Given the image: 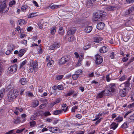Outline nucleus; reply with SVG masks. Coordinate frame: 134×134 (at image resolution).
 <instances>
[{
	"label": "nucleus",
	"instance_id": "nucleus-5",
	"mask_svg": "<svg viewBox=\"0 0 134 134\" xmlns=\"http://www.w3.org/2000/svg\"><path fill=\"white\" fill-rule=\"evenodd\" d=\"M70 57L68 56H65L63 57L60 59L59 61V63L61 64H65L68 62L70 59Z\"/></svg>",
	"mask_w": 134,
	"mask_h": 134
},
{
	"label": "nucleus",
	"instance_id": "nucleus-59",
	"mask_svg": "<svg viewBox=\"0 0 134 134\" xmlns=\"http://www.w3.org/2000/svg\"><path fill=\"white\" fill-rule=\"evenodd\" d=\"M33 27L31 26H29L27 28V31L30 32L33 29Z\"/></svg>",
	"mask_w": 134,
	"mask_h": 134
},
{
	"label": "nucleus",
	"instance_id": "nucleus-61",
	"mask_svg": "<svg viewBox=\"0 0 134 134\" xmlns=\"http://www.w3.org/2000/svg\"><path fill=\"white\" fill-rule=\"evenodd\" d=\"M134 0H126V2L128 3H133Z\"/></svg>",
	"mask_w": 134,
	"mask_h": 134
},
{
	"label": "nucleus",
	"instance_id": "nucleus-34",
	"mask_svg": "<svg viewBox=\"0 0 134 134\" xmlns=\"http://www.w3.org/2000/svg\"><path fill=\"white\" fill-rule=\"evenodd\" d=\"M128 123L127 122H125L121 126V127L123 129H125L128 127Z\"/></svg>",
	"mask_w": 134,
	"mask_h": 134
},
{
	"label": "nucleus",
	"instance_id": "nucleus-17",
	"mask_svg": "<svg viewBox=\"0 0 134 134\" xmlns=\"http://www.w3.org/2000/svg\"><path fill=\"white\" fill-rule=\"evenodd\" d=\"M104 91H101L99 93L96 97L97 98H102L104 95Z\"/></svg>",
	"mask_w": 134,
	"mask_h": 134
},
{
	"label": "nucleus",
	"instance_id": "nucleus-25",
	"mask_svg": "<svg viewBox=\"0 0 134 134\" xmlns=\"http://www.w3.org/2000/svg\"><path fill=\"white\" fill-rule=\"evenodd\" d=\"M75 32V29H71L69 30L67 33L68 35H70L74 34Z\"/></svg>",
	"mask_w": 134,
	"mask_h": 134
},
{
	"label": "nucleus",
	"instance_id": "nucleus-27",
	"mask_svg": "<svg viewBox=\"0 0 134 134\" xmlns=\"http://www.w3.org/2000/svg\"><path fill=\"white\" fill-rule=\"evenodd\" d=\"M21 84L23 85H25L27 82L26 79L24 78H22L20 80Z\"/></svg>",
	"mask_w": 134,
	"mask_h": 134
},
{
	"label": "nucleus",
	"instance_id": "nucleus-11",
	"mask_svg": "<svg viewBox=\"0 0 134 134\" xmlns=\"http://www.w3.org/2000/svg\"><path fill=\"white\" fill-rule=\"evenodd\" d=\"M13 81H8L6 86V88L7 89H10L13 86Z\"/></svg>",
	"mask_w": 134,
	"mask_h": 134
},
{
	"label": "nucleus",
	"instance_id": "nucleus-38",
	"mask_svg": "<svg viewBox=\"0 0 134 134\" xmlns=\"http://www.w3.org/2000/svg\"><path fill=\"white\" fill-rule=\"evenodd\" d=\"M39 104V102L37 100H36L33 103V106L34 107H35L38 106Z\"/></svg>",
	"mask_w": 134,
	"mask_h": 134
},
{
	"label": "nucleus",
	"instance_id": "nucleus-3",
	"mask_svg": "<svg viewBox=\"0 0 134 134\" xmlns=\"http://www.w3.org/2000/svg\"><path fill=\"white\" fill-rule=\"evenodd\" d=\"M38 63L37 61H35L32 62L29 65L31 66L32 68L34 70V72H36L38 69Z\"/></svg>",
	"mask_w": 134,
	"mask_h": 134
},
{
	"label": "nucleus",
	"instance_id": "nucleus-43",
	"mask_svg": "<svg viewBox=\"0 0 134 134\" xmlns=\"http://www.w3.org/2000/svg\"><path fill=\"white\" fill-rule=\"evenodd\" d=\"M13 122L15 124H18L20 122V119L19 118H17L16 119H14Z\"/></svg>",
	"mask_w": 134,
	"mask_h": 134
},
{
	"label": "nucleus",
	"instance_id": "nucleus-28",
	"mask_svg": "<svg viewBox=\"0 0 134 134\" xmlns=\"http://www.w3.org/2000/svg\"><path fill=\"white\" fill-rule=\"evenodd\" d=\"M56 27L54 26L52 27L51 29V33L52 35H54L56 31Z\"/></svg>",
	"mask_w": 134,
	"mask_h": 134
},
{
	"label": "nucleus",
	"instance_id": "nucleus-24",
	"mask_svg": "<svg viewBox=\"0 0 134 134\" xmlns=\"http://www.w3.org/2000/svg\"><path fill=\"white\" fill-rule=\"evenodd\" d=\"M18 22L19 24V25H21L24 24H25L26 23L24 20L23 19H19L18 20Z\"/></svg>",
	"mask_w": 134,
	"mask_h": 134
},
{
	"label": "nucleus",
	"instance_id": "nucleus-21",
	"mask_svg": "<svg viewBox=\"0 0 134 134\" xmlns=\"http://www.w3.org/2000/svg\"><path fill=\"white\" fill-rule=\"evenodd\" d=\"M25 50L24 49H21L19 52V56L20 57H22L25 53Z\"/></svg>",
	"mask_w": 134,
	"mask_h": 134
},
{
	"label": "nucleus",
	"instance_id": "nucleus-48",
	"mask_svg": "<svg viewBox=\"0 0 134 134\" xmlns=\"http://www.w3.org/2000/svg\"><path fill=\"white\" fill-rule=\"evenodd\" d=\"M82 72V70H79L75 72V74H77V75L79 76V75L81 74Z\"/></svg>",
	"mask_w": 134,
	"mask_h": 134
},
{
	"label": "nucleus",
	"instance_id": "nucleus-1",
	"mask_svg": "<svg viewBox=\"0 0 134 134\" xmlns=\"http://www.w3.org/2000/svg\"><path fill=\"white\" fill-rule=\"evenodd\" d=\"M18 94V91L16 89H12L8 92V98L6 100H7L9 102H12L16 99Z\"/></svg>",
	"mask_w": 134,
	"mask_h": 134
},
{
	"label": "nucleus",
	"instance_id": "nucleus-23",
	"mask_svg": "<svg viewBox=\"0 0 134 134\" xmlns=\"http://www.w3.org/2000/svg\"><path fill=\"white\" fill-rule=\"evenodd\" d=\"M134 10V7H131L129 8V9L126 11V14L128 15L130 14Z\"/></svg>",
	"mask_w": 134,
	"mask_h": 134
},
{
	"label": "nucleus",
	"instance_id": "nucleus-57",
	"mask_svg": "<svg viewBox=\"0 0 134 134\" xmlns=\"http://www.w3.org/2000/svg\"><path fill=\"white\" fill-rule=\"evenodd\" d=\"M25 91V89L23 88H21L20 89V92L21 95H22L23 94V92Z\"/></svg>",
	"mask_w": 134,
	"mask_h": 134
},
{
	"label": "nucleus",
	"instance_id": "nucleus-64",
	"mask_svg": "<svg viewBox=\"0 0 134 134\" xmlns=\"http://www.w3.org/2000/svg\"><path fill=\"white\" fill-rule=\"evenodd\" d=\"M134 107V103H132V104H130V105H129L128 106V107L129 108H132Z\"/></svg>",
	"mask_w": 134,
	"mask_h": 134
},
{
	"label": "nucleus",
	"instance_id": "nucleus-32",
	"mask_svg": "<svg viewBox=\"0 0 134 134\" xmlns=\"http://www.w3.org/2000/svg\"><path fill=\"white\" fill-rule=\"evenodd\" d=\"M58 32L59 34L61 35L64 34V31L63 30V28L62 27H60L59 29Z\"/></svg>",
	"mask_w": 134,
	"mask_h": 134
},
{
	"label": "nucleus",
	"instance_id": "nucleus-18",
	"mask_svg": "<svg viewBox=\"0 0 134 134\" xmlns=\"http://www.w3.org/2000/svg\"><path fill=\"white\" fill-rule=\"evenodd\" d=\"M5 0H0V2H3V5L1 7V8L2 7V8H1V9L0 10V12H3L4 10L5 9L6 5V4L4 2Z\"/></svg>",
	"mask_w": 134,
	"mask_h": 134
},
{
	"label": "nucleus",
	"instance_id": "nucleus-6",
	"mask_svg": "<svg viewBox=\"0 0 134 134\" xmlns=\"http://www.w3.org/2000/svg\"><path fill=\"white\" fill-rule=\"evenodd\" d=\"M115 84L113 83L109 84V95H112L114 93L115 91Z\"/></svg>",
	"mask_w": 134,
	"mask_h": 134
},
{
	"label": "nucleus",
	"instance_id": "nucleus-56",
	"mask_svg": "<svg viewBox=\"0 0 134 134\" xmlns=\"http://www.w3.org/2000/svg\"><path fill=\"white\" fill-rule=\"evenodd\" d=\"M26 7L25 6H23L22 7L21 9L22 11L25 12L26 11Z\"/></svg>",
	"mask_w": 134,
	"mask_h": 134
},
{
	"label": "nucleus",
	"instance_id": "nucleus-31",
	"mask_svg": "<svg viewBox=\"0 0 134 134\" xmlns=\"http://www.w3.org/2000/svg\"><path fill=\"white\" fill-rule=\"evenodd\" d=\"M54 64L53 60L51 59L47 63V66L48 67H51Z\"/></svg>",
	"mask_w": 134,
	"mask_h": 134
},
{
	"label": "nucleus",
	"instance_id": "nucleus-55",
	"mask_svg": "<svg viewBox=\"0 0 134 134\" xmlns=\"http://www.w3.org/2000/svg\"><path fill=\"white\" fill-rule=\"evenodd\" d=\"M129 119L131 120H134V113L130 116Z\"/></svg>",
	"mask_w": 134,
	"mask_h": 134
},
{
	"label": "nucleus",
	"instance_id": "nucleus-45",
	"mask_svg": "<svg viewBox=\"0 0 134 134\" xmlns=\"http://www.w3.org/2000/svg\"><path fill=\"white\" fill-rule=\"evenodd\" d=\"M74 93V91L71 90L69 91L66 94V96H70L72 94Z\"/></svg>",
	"mask_w": 134,
	"mask_h": 134
},
{
	"label": "nucleus",
	"instance_id": "nucleus-44",
	"mask_svg": "<svg viewBox=\"0 0 134 134\" xmlns=\"http://www.w3.org/2000/svg\"><path fill=\"white\" fill-rule=\"evenodd\" d=\"M15 4V0H13L10 1L9 3V5L10 7H12L13 5Z\"/></svg>",
	"mask_w": 134,
	"mask_h": 134
},
{
	"label": "nucleus",
	"instance_id": "nucleus-42",
	"mask_svg": "<svg viewBox=\"0 0 134 134\" xmlns=\"http://www.w3.org/2000/svg\"><path fill=\"white\" fill-rule=\"evenodd\" d=\"M79 76L77 74H75L72 75V77L74 80H76L78 78Z\"/></svg>",
	"mask_w": 134,
	"mask_h": 134
},
{
	"label": "nucleus",
	"instance_id": "nucleus-63",
	"mask_svg": "<svg viewBox=\"0 0 134 134\" xmlns=\"http://www.w3.org/2000/svg\"><path fill=\"white\" fill-rule=\"evenodd\" d=\"M13 131L14 130H10L9 131L6 132L5 134H11L13 133Z\"/></svg>",
	"mask_w": 134,
	"mask_h": 134
},
{
	"label": "nucleus",
	"instance_id": "nucleus-58",
	"mask_svg": "<svg viewBox=\"0 0 134 134\" xmlns=\"http://www.w3.org/2000/svg\"><path fill=\"white\" fill-rule=\"evenodd\" d=\"M81 65V61H78V62L77 63V64H76L75 65V66L76 67H77L80 66Z\"/></svg>",
	"mask_w": 134,
	"mask_h": 134
},
{
	"label": "nucleus",
	"instance_id": "nucleus-2",
	"mask_svg": "<svg viewBox=\"0 0 134 134\" xmlns=\"http://www.w3.org/2000/svg\"><path fill=\"white\" fill-rule=\"evenodd\" d=\"M103 14L102 15L101 13L99 15H95L94 16L93 18V20L94 22L96 23L102 20L103 18L106 15V13L104 12H103Z\"/></svg>",
	"mask_w": 134,
	"mask_h": 134
},
{
	"label": "nucleus",
	"instance_id": "nucleus-36",
	"mask_svg": "<svg viewBox=\"0 0 134 134\" xmlns=\"http://www.w3.org/2000/svg\"><path fill=\"white\" fill-rule=\"evenodd\" d=\"M27 71L29 73H32L33 71H34V70H33V69L32 68L31 66H30V65L29 67L28 68Z\"/></svg>",
	"mask_w": 134,
	"mask_h": 134
},
{
	"label": "nucleus",
	"instance_id": "nucleus-30",
	"mask_svg": "<svg viewBox=\"0 0 134 134\" xmlns=\"http://www.w3.org/2000/svg\"><path fill=\"white\" fill-rule=\"evenodd\" d=\"M44 101L45 102V103L44 104H42L40 105L39 107L40 109H42L44 108L47 105L48 103L47 100L46 99L44 100Z\"/></svg>",
	"mask_w": 134,
	"mask_h": 134
},
{
	"label": "nucleus",
	"instance_id": "nucleus-9",
	"mask_svg": "<svg viewBox=\"0 0 134 134\" xmlns=\"http://www.w3.org/2000/svg\"><path fill=\"white\" fill-rule=\"evenodd\" d=\"M117 127L116 124L115 122H113L110 126V129L111 130L109 131V134H112L113 131L112 130H114Z\"/></svg>",
	"mask_w": 134,
	"mask_h": 134
},
{
	"label": "nucleus",
	"instance_id": "nucleus-49",
	"mask_svg": "<svg viewBox=\"0 0 134 134\" xmlns=\"http://www.w3.org/2000/svg\"><path fill=\"white\" fill-rule=\"evenodd\" d=\"M91 47L90 44H88L87 45L83 47V49L84 50H86L90 48Z\"/></svg>",
	"mask_w": 134,
	"mask_h": 134
},
{
	"label": "nucleus",
	"instance_id": "nucleus-33",
	"mask_svg": "<svg viewBox=\"0 0 134 134\" xmlns=\"http://www.w3.org/2000/svg\"><path fill=\"white\" fill-rule=\"evenodd\" d=\"M62 112V111L60 110H55L53 113V114L55 115H57L61 113Z\"/></svg>",
	"mask_w": 134,
	"mask_h": 134
},
{
	"label": "nucleus",
	"instance_id": "nucleus-39",
	"mask_svg": "<svg viewBox=\"0 0 134 134\" xmlns=\"http://www.w3.org/2000/svg\"><path fill=\"white\" fill-rule=\"evenodd\" d=\"M62 100V99L60 98H58L56 99L55 101L53 103V105L59 103Z\"/></svg>",
	"mask_w": 134,
	"mask_h": 134
},
{
	"label": "nucleus",
	"instance_id": "nucleus-12",
	"mask_svg": "<svg viewBox=\"0 0 134 134\" xmlns=\"http://www.w3.org/2000/svg\"><path fill=\"white\" fill-rule=\"evenodd\" d=\"M104 24L103 23L100 22L97 24V29L99 30L102 29L104 27Z\"/></svg>",
	"mask_w": 134,
	"mask_h": 134
},
{
	"label": "nucleus",
	"instance_id": "nucleus-51",
	"mask_svg": "<svg viewBox=\"0 0 134 134\" xmlns=\"http://www.w3.org/2000/svg\"><path fill=\"white\" fill-rule=\"evenodd\" d=\"M36 116L37 115L36 114L32 115L31 117V120H35L36 119Z\"/></svg>",
	"mask_w": 134,
	"mask_h": 134
},
{
	"label": "nucleus",
	"instance_id": "nucleus-29",
	"mask_svg": "<svg viewBox=\"0 0 134 134\" xmlns=\"http://www.w3.org/2000/svg\"><path fill=\"white\" fill-rule=\"evenodd\" d=\"M60 5H53L51 6L50 8L52 9H55L61 7Z\"/></svg>",
	"mask_w": 134,
	"mask_h": 134
},
{
	"label": "nucleus",
	"instance_id": "nucleus-13",
	"mask_svg": "<svg viewBox=\"0 0 134 134\" xmlns=\"http://www.w3.org/2000/svg\"><path fill=\"white\" fill-rule=\"evenodd\" d=\"M120 91V96L122 97H124L126 95V90L124 88H123V89H121V88Z\"/></svg>",
	"mask_w": 134,
	"mask_h": 134
},
{
	"label": "nucleus",
	"instance_id": "nucleus-7",
	"mask_svg": "<svg viewBox=\"0 0 134 134\" xmlns=\"http://www.w3.org/2000/svg\"><path fill=\"white\" fill-rule=\"evenodd\" d=\"M95 59H96L95 62L97 64H100L103 61V59L102 57L98 54L95 56Z\"/></svg>",
	"mask_w": 134,
	"mask_h": 134
},
{
	"label": "nucleus",
	"instance_id": "nucleus-52",
	"mask_svg": "<svg viewBox=\"0 0 134 134\" xmlns=\"http://www.w3.org/2000/svg\"><path fill=\"white\" fill-rule=\"evenodd\" d=\"M8 48L12 52L13 50L15 49V47L14 46L12 45L9 47Z\"/></svg>",
	"mask_w": 134,
	"mask_h": 134
},
{
	"label": "nucleus",
	"instance_id": "nucleus-40",
	"mask_svg": "<svg viewBox=\"0 0 134 134\" xmlns=\"http://www.w3.org/2000/svg\"><path fill=\"white\" fill-rule=\"evenodd\" d=\"M36 124V122L34 121H32L30 122V126L31 127H33L35 126Z\"/></svg>",
	"mask_w": 134,
	"mask_h": 134
},
{
	"label": "nucleus",
	"instance_id": "nucleus-26",
	"mask_svg": "<svg viewBox=\"0 0 134 134\" xmlns=\"http://www.w3.org/2000/svg\"><path fill=\"white\" fill-rule=\"evenodd\" d=\"M43 51V49L42 46L41 44H40L38 46V52L39 54H42Z\"/></svg>",
	"mask_w": 134,
	"mask_h": 134
},
{
	"label": "nucleus",
	"instance_id": "nucleus-37",
	"mask_svg": "<svg viewBox=\"0 0 134 134\" xmlns=\"http://www.w3.org/2000/svg\"><path fill=\"white\" fill-rule=\"evenodd\" d=\"M27 61L26 60H25L23 61L20 64V68H23L24 66V65H25Z\"/></svg>",
	"mask_w": 134,
	"mask_h": 134
},
{
	"label": "nucleus",
	"instance_id": "nucleus-22",
	"mask_svg": "<svg viewBox=\"0 0 134 134\" xmlns=\"http://www.w3.org/2000/svg\"><path fill=\"white\" fill-rule=\"evenodd\" d=\"M134 10V7H131L129 8V9L126 11V14L128 15L130 14Z\"/></svg>",
	"mask_w": 134,
	"mask_h": 134
},
{
	"label": "nucleus",
	"instance_id": "nucleus-35",
	"mask_svg": "<svg viewBox=\"0 0 134 134\" xmlns=\"http://www.w3.org/2000/svg\"><path fill=\"white\" fill-rule=\"evenodd\" d=\"M78 108V106L75 105L73 107L71 108V112L72 113L75 112L76 110Z\"/></svg>",
	"mask_w": 134,
	"mask_h": 134
},
{
	"label": "nucleus",
	"instance_id": "nucleus-8",
	"mask_svg": "<svg viewBox=\"0 0 134 134\" xmlns=\"http://www.w3.org/2000/svg\"><path fill=\"white\" fill-rule=\"evenodd\" d=\"M60 43L58 42L54 43L51 46L49 47V49L51 50H53L57 49L60 46Z\"/></svg>",
	"mask_w": 134,
	"mask_h": 134
},
{
	"label": "nucleus",
	"instance_id": "nucleus-54",
	"mask_svg": "<svg viewBox=\"0 0 134 134\" xmlns=\"http://www.w3.org/2000/svg\"><path fill=\"white\" fill-rule=\"evenodd\" d=\"M114 55L115 54L114 53V52H113L111 53L110 57L111 59H114V58H115L114 57Z\"/></svg>",
	"mask_w": 134,
	"mask_h": 134
},
{
	"label": "nucleus",
	"instance_id": "nucleus-19",
	"mask_svg": "<svg viewBox=\"0 0 134 134\" xmlns=\"http://www.w3.org/2000/svg\"><path fill=\"white\" fill-rule=\"evenodd\" d=\"M102 40V38L100 37H94L93 38V42L95 43H98L99 42L101 41Z\"/></svg>",
	"mask_w": 134,
	"mask_h": 134
},
{
	"label": "nucleus",
	"instance_id": "nucleus-16",
	"mask_svg": "<svg viewBox=\"0 0 134 134\" xmlns=\"http://www.w3.org/2000/svg\"><path fill=\"white\" fill-rule=\"evenodd\" d=\"M108 50V48L105 46H103L99 49V52L101 53H104L106 52Z\"/></svg>",
	"mask_w": 134,
	"mask_h": 134
},
{
	"label": "nucleus",
	"instance_id": "nucleus-60",
	"mask_svg": "<svg viewBox=\"0 0 134 134\" xmlns=\"http://www.w3.org/2000/svg\"><path fill=\"white\" fill-rule=\"evenodd\" d=\"M44 115L45 116L50 115H51V114L48 111H47L46 112L44 113Z\"/></svg>",
	"mask_w": 134,
	"mask_h": 134
},
{
	"label": "nucleus",
	"instance_id": "nucleus-47",
	"mask_svg": "<svg viewBox=\"0 0 134 134\" xmlns=\"http://www.w3.org/2000/svg\"><path fill=\"white\" fill-rule=\"evenodd\" d=\"M57 87L58 90H63L64 89L62 85H58L57 86Z\"/></svg>",
	"mask_w": 134,
	"mask_h": 134
},
{
	"label": "nucleus",
	"instance_id": "nucleus-41",
	"mask_svg": "<svg viewBox=\"0 0 134 134\" xmlns=\"http://www.w3.org/2000/svg\"><path fill=\"white\" fill-rule=\"evenodd\" d=\"M115 120L117 121V122H121L122 120L123 119L122 117L119 116L116 118Z\"/></svg>",
	"mask_w": 134,
	"mask_h": 134
},
{
	"label": "nucleus",
	"instance_id": "nucleus-62",
	"mask_svg": "<svg viewBox=\"0 0 134 134\" xmlns=\"http://www.w3.org/2000/svg\"><path fill=\"white\" fill-rule=\"evenodd\" d=\"M15 109H16V110H18L20 112H21L23 111V109L21 108H20L19 107H16Z\"/></svg>",
	"mask_w": 134,
	"mask_h": 134
},
{
	"label": "nucleus",
	"instance_id": "nucleus-50",
	"mask_svg": "<svg viewBox=\"0 0 134 134\" xmlns=\"http://www.w3.org/2000/svg\"><path fill=\"white\" fill-rule=\"evenodd\" d=\"M74 38L73 36L69 37L68 39V41L69 42H71L73 41Z\"/></svg>",
	"mask_w": 134,
	"mask_h": 134
},
{
	"label": "nucleus",
	"instance_id": "nucleus-53",
	"mask_svg": "<svg viewBox=\"0 0 134 134\" xmlns=\"http://www.w3.org/2000/svg\"><path fill=\"white\" fill-rule=\"evenodd\" d=\"M63 77V75H58V76H57L56 77V79L57 80H60V79H62Z\"/></svg>",
	"mask_w": 134,
	"mask_h": 134
},
{
	"label": "nucleus",
	"instance_id": "nucleus-14",
	"mask_svg": "<svg viewBox=\"0 0 134 134\" xmlns=\"http://www.w3.org/2000/svg\"><path fill=\"white\" fill-rule=\"evenodd\" d=\"M49 130L51 132L55 133L57 131L58 128L57 127H48Z\"/></svg>",
	"mask_w": 134,
	"mask_h": 134
},
{
	"label": "nucleus",
	"instance_id": "nucleus-10",
	"mask_svg": "<svg viewBox=\"0 0 134 134\" xmlns=\"http://www.w3.org/2000/svg\"><path fill=\"white\" fill-rule=\"evenodd\" d=\"M129 80H129L126 82L120 85L119 87V89H120L121 87H122L124 88L125 89H126V88L127 87L129 86L130 85Z\"/></svg>",
	"mask_w": 134,
	"mask_h": 134
},
{
	"label": "nucleus",
	"instance_id": "nucleus-4",
	"mask_svg": "<svg viewBox=\"0 0 134 134\" xmlns=\"http://www.w3.org/2000/svg\"><path fill=\"white\" fill-rule=\"evenodd\" d=\"M17 66L16 65H12L9 68L8 70V73L13 74L17 70Z\"/></svg>",
	"mask_w": 134,
	"mask_h": 134
},
{
	"label": "nucleus",
	"instance_id": "nucleus-46",
	"mask_svg": "<svg viewBox=\"0 0 134 134\" xmlns=\"http://www.w3.org/2000/svg\"><path fill=\"white\" fill-rule=\"evenodd\" d=\"M127 77L125 75H124L122 76L119 79L120 81H122L125 80Z\"/></svg>",
	"mask_w": 134,
	"mask_h": 134
},
{
	"label": "nucleus",
	"instance_id": "nucleus-15",
	"mask_svg": "<svg viewBox=\"0 0 134 134\" xmlns=\"http://www.w3.org/2000/svg\"><path fill=\"white\" fill-rule=\"evenodd\" d=\"M92 29V27L91 26H87L85 27L84 31L87 33H89L91 31Z\"/></svg>",
	"mask_w": 134,
	"mask_h": 134
},
{
	"label": "nucleus",
	"instance_id": "nucleus-20",
	"mask_svg": "<svg viewBox=\"0 0 134 134\" xmlns=\"http://www.w3.org/2000/svg\"><path fill=\"white\" fill-rule=\"evenodd\" d=\"M38 12L32 13L28 15L27 17L28 18H30L36 16L38 15Z\"/></svg>",
	"mask_w": 134,
	"mask_h": 134
}]
</instances>
